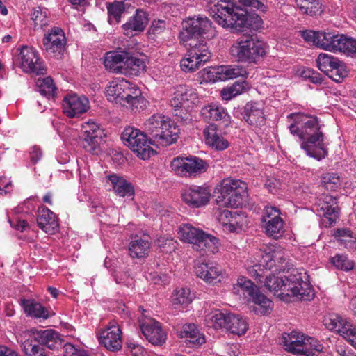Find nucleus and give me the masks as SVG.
<instances>
[{
  "label": "nucleus",
  "mask_w": 356,
  "mask_h": 356,
  "mask_svg": "<svg viewBox=\"0 0 356 356\" xmlns=\"http://www.w3.org/2000/svg\"><path fill=\"white\" fill-rule=\"evenodd\" d=\"M257 264L250 268L249 273L280 300L286 302L296 300H309L314 297L312 286L306 274L294 271L287 277L276 276L275 273L284 271L286 267V258L284 250L275 245L266 247L258 253Z\"/></svg>",
  "instance_id": "f257e3e1"
},
{
  "label": "nucleus",
  "mask_w": 356,
  "mask_h": 356,
  "mask_svg": "<svg viewBox=\"0 0 356 356\" xmlns=\"http://www.w3.org/2000/svg\"><path fill=\"white\" fill-rule=\"evenodd\" d=\"M209 8L214 20L224 28L237 31L258 29L263 20L257 14L249 13L229 0H209Z\"/></svg>",
  "instance_id": "f03ea898"
},
{
  "label": "nucleus",
  "mask_w": 356,
  "mask_h": 356,
  "mask_svg": "<svg viewBox=\"0 0 356 356\" xmlns=\"http://www.w3.org/2000/svg\"><path fill=\"white\" fill-rule=\"evenodd\" d=\"M268 49V46L264 41L246 37L237 39L233 43L230 54L238 61L255 63L267 54Z\"/></svg>",
  "instance_id": "7ed1b4c3"
},
{
  "label": "nucleus",
  "mask_w": 356,
  "mask_h": 356,
  "mask_svg": "<svg viewBox=\"0 0 356 356\" xmlns=\"http://www.w3.org/2000/svg\"><path fill=\"white\" fill-rule=\"evenodd\" d=\"M216 201L220 207H239L247 196V185L241 180L224 179L218 188Z\"/></svg>",
  "instance_id": "20e7f679"
},
{
  "label": "nucleus",
  "mask_w": 356,
  "mask_h": 356,
  "mask_svg": "<svg viewBox=\"0 0 356 356\" xmlns=\"http://www.w3.org/2000/svg\"><path fill=\"white\" fill-rule=\"evenodd\" d=\"M284 349L293 354L314 356L323 351V346L314 338L308 337L298 331H292L282 336Z\"/></svg>",
  "instance_id": "39448f33"
},
{
  "label": "nucleus",
  "mask_w": 356,
  "mask_h": 356,
  "mask_svg": "<svg viewBox=\"0 0 356 356\" xmlns=\"http://www.w3.org/2000/svg\"><path fill=\"white\" fill-rule=\"evenodd\" d=\"M177 235L181 241L192 244V248L195 251L200 252L207 248L213 253L218 250V238L190 224L181 225Z\"/></svg>",
  "instance_id": "423d86ee"
},
{
  "label": "nucleus",
  "mask_w": 356,
  "mask_h": 356,
  "mask_svg": "<svg viewBox=\"0 0 356 356\" xmlns=\"http://www.w3.org/2000/svg\"><path fill=\"white\" fill-rule=\"evenodd\" d=\"M217 31L212 22L204 16L188 18L182 22L181 30L179 38L180 42L185 44L197 36H202L208 40L214 38Z\"/></svg>",
  "instance_id": "0eeeda50"
},
{
  "label": "nucleus",
  "mask_w": 356,
  "mask_h": 356,
  "mask_svg": "<svg viewBox=\"0 0 356 356\" xmlns=\"http://www.w3.org/2000/svg\"><path fill=\"white\" fill-rule=\"evenodd\" d=\"M301 36L307 42L316 47L331 52L339 51L343 41V34L333 31H314L305 30L301 31Z\"/></svg>",
  "instance_id": "6e6552de"
},
{
  "label": "nucleus",
  "mask_w": 356,
  "mask_h": 356,
  "mask_svg": "<svg viewBox=\"0 0 356 356\" xmlns=\"http://www.w3.org/2000/svg\"><path fill=\"white\" fill-rule=\"evenodd\" d=\"M200 102V98L196 89L188 85L176 86L170 100L172 106L176 108H183L186 112L185 116L181 115V119L184 121L191 120L190 113L194 106Z\"/></svg>",
  "instance_id": "1a4fd4ad"
},
{
  "label": "nucleus",
  "mask_w": 356,
  "mask_h": 356,
  "mask_svg": "<svg viewBox=\"0 0 356 356\" xmlns=\"http://www.w3.org/2000/svg\"><path fill=\"white\" fill-rule=\"evenodd\" d=\"M191 47L180 61V67L185 72H193L208 62L211 52L207 43L199 42Z\"/></svg>",
  "instance_id": "9d476101"
},
{
  "label": "nucleus",
  "mask_w": 356,
  "mask_h": 356,
  "mask_svg": "<svg viewBox=\"0 0 356 356\" xmlns=\"http://www.w3.org/2000/svg\"><path fill=\"white\" fill-rule=\"evenodd\" d=\"M323 324L326 328L339 334L356 349V327L350 321L337 314H330L324 317Z\"/></svg>",
  "instance_id": "9b49d317"
},
{
  "label": "nucleus",
  "mask_w": 356,
  "mask_h": 356,
  "mask_svg": "<svg viewBox=\"0 0 356 356\" xmlns=\"http://www.w3.org/2000/svg\"><path fill=\"white\" fill-rule=\"evenodd\" d=\"M171 170L177 175L196 177L208 168L207 163L202 159L195 156H177L170 163Z\"/></svg>",
  "instance_id": "f8f14e48"
},
{
  "label": "nucleus",
  "mask_w": 356,
  "mask_h": 356,
  "mask_svg": "<svg viewBox=\"0 0 356 356\" xmlns=\"http://www.w3.org/2000/svg\"><path fill=\"white\" fill-rule=\"evenodd\" d=\"M121 140L143 160L149 159L156 153L151 146L153 143L147 135H121Z\"/></svg>",
  "instance_id": "ddd939ff"
},
{
  "label": "nucleus",
  "mask_w": 356,
  "mask_h": 356,
  "mask_svg": "<svg viewBox=\"0 0 356 356\" xmlns=\"http://www.w3.org/2000/svg\"><path fill=\"white\" fill-rule=\"evenodd\" d=\"M31 343H38L46 346L54 350L62 346V339L59 334L53 330L31 329L24 332L23 339Z\"/></svg>",
  "instance_id": "4468645a"
},
{
  "label": "nucleus",
  "mask_w": 356,
  "mask_h": 356,
  "mask_svg": "<svg viewBox=\"0 0 356 356\" xmlns=\"http://www.w3.org/2000/svg\"><path fill=\"white\" fill-rule=\"evenodd\" d=\"M291 121L289 128L291 134H318L321 126L314 116L302 113H291L288 116Z\"/></svg>",
  "instance_id": "2eb2a0df"
},
{
  "label": "nucleus",
  "mask_w": 356,
  "mask_h": 356,
  "mask_svg": "<svg viewBox=\"0 0 356 356\" xmlns=\"http://www.w3.org/2000/svg\"><path fill=\"white\" fill-rule=\"evenodd\" d=\"M280 212L275 207H266L262 215V222L266 234L277 239L281 237L284 232V221L280 216Z\"/></svg>",
  "instance_id": "dca6fc26"
},
{
  "label": "nucleus",
  "mask_w": 356,
  "mask_h": 356,
  "mask_svg": "<svg viewBox=\"0 0 356 356\" xmlns=\"http://www.w3.org/2000/svg\"><path fill=\"white\" fill-rule=\"evenodd\" d=\"M19 67L26 73H42L44 68L38 51L33 47L23 46L18 49Z\"/></svg>",
  "instance_id": "f3484780"
},
{
  "label": "nucleus",
  "mask_w": 356,
  "mask_h": 356,
  "mask_svg": "<svg viewBox=\"0 0 356 356\" xmlns=\"http://www.w3.org/2000/svg\"><path fill=\"white\" fill-rule=\"evenodd\" d=\"M62 107L65 115L74 118L87 112L90 108V102L86 96L72 93L64 97Z\"/></svg>",
  "instance_id": "a211bd4d"
},
{
  "label": "nucleus",
  "mask_w": 356,
  "mask_h": 356,
  "mask_svg": "<svg viewBox=\"0 0 356 356\" xmlns=\"http://www.w3.org/2000/svg\"><path fill=\"white\" fill-rule=\"evenodd\" d=\"M147 103L140 88L136 83L130 82L120 105L136 112L145 109Z\"/></svg>",
  "instance_id": "6ab92c4d"
},
{
  "label": "nucleus",
  "mask_w": 356,
  "mask_h": 356,
  "mask_svg": "<svg viewBox=\"0 0 356 356\" xmlns=\"http://www.w3.org/2000/svg\"><path fill=\"white\" fill-rule=\"evenodd\" d=\"M144 127L146 131L157 134H179L180 131L178 126L169 117L160 114L151 116L144 123Z\"/></svg>",
  "instance_id": "aec40b11"
},
{
  "label": "nucleus",
  "mask_w": 356,
  "mask_h": 356,
  "mask_svg": "<svg viewBox=\"0 0 356 356\" xmlns=\"http://www.w3.org/2000/svg\"><path fill=\"white\" fill-rule=\"evenodd\" d=\"M196 275L211 284L220 283L225 277V271L213 262L197 264L195 268Z\"/></svg>",
  "instance_id": "412c9836"
},
{
  "label": "nucleus",
  "mask_w": 356,
  "mask_h": 356,
  "mask_svg": "<svg viewBox=\"0 0 356 356\" xmlns=\"http://www.w3.org/2000/svg\"><path fill=\"white\" fill-rule=\"evenodd\" d=\"M67 40L64 31L58 28L51 29L44 36L43 47L48 54H60L63 52Z\"/></svg>",
  "instance_id": "4be33fe9"
},
{
  "label": "nucleus",
  "mask_w": 356,
  "mask_h": 356,
  "mask_svg": "<svg viewBox=\"0 0 356 356\" xmlns=\"http://www.w3.org/2000/svg\"><path fill=\"white\" fill-rule=\"evenodd\" d=\"M301 147L308 155L321 160L327 155L326 149L323 143V135H299Z\"/></svg>",
  "instance_id": "5701e85b"
},
{
  "label": "nucleus",
  "mask_w": 356,
  "mask_h": 356,
  "mask_svg": "<svg viewBox=\"0 0 356 356\" xmlns=\"http://www.w3.org/2000/svg\"><path fill=\"white\" fill-rule=\"evenodd\" d=\"M181 197L186 204L197 208L207 204L210 200L211 195L207 188L193 186L184 189Z\"/></svg>",
  "instance_id": "b1692460"
},
{
  "label": "nucleus",
  "mask_w": 356,
  "mask_h": 356,
  "mask_svg": "<svg viewBox=\"0 0 356 356\" xmlns=\"http://www.w3.org/2000/svg\"><path fill=\"white\" fill-rule=\"evenodd\" d=\"M140 330L145 337L154 345L165 343L166 334L160 323L152 318L145 319L140 323Z\"/></svg>",
  "instance_id": "393cba45"
},
{
  "label": "nucleus",
  "mask_w": 356,
  "mask_h": 356,
  "mask_svg": "<svg viewBox=\"0 0 356 356\" xmlns=\"http://www.w3.org/2000/svg\"><path fill=\"white\" fill-rule=\"evenodd\" d=\"M99 343L108 350L115 351L122 346V332L115 323H111L108 327L101 332L99 338Z\"/></svg>",
  "instance_id": "a878e982"
},
{
  "label": "nucleus",
  "mask_w": 356,
  "mask_h": 356,
  "mask_svg": "<svg viewBox=\"0 0 356 356\" xmlns=\"http://www.w3.org/2000/svg\"><path fill=\"white\" fill-rule=\"evenodd\" d=\"M148 14L142 9L136 10V13L130 17L127 22L122 25L124 34L127 36H134L143 32L149 22Z\"/></svg>",
  "instance_id": "bb28decb"
},
{
  "label": "nucleus",
  "mask_w": 356,
  "mask_h": 356,
  "mask_svg": "<svg viewBox=\"0 0 356 356\" xmlns=\"http://www.w3.org/2000/svg\"><path fill=\"white\" fill-rule=\"evenodd\" d=\"M316 205L319 215L325 216L332 225L338 216L337 199L328 194H322L318 197Z\"/></svg>",
  "instance_id": "cd10ccee"
},
{
  "label": "nucleus",
  "mask_w": 356,
  "mask_h": 356,
  "mask_svg": "<svg viewBox=\"0 0 356 356\" xmlns=\"http://www.w3.org/2000/svg\"><path fill=\"white\" fill-rule=\"evenodd\" d=\"M37 223L42 230L49 234H54L59 230L58 217L47 207L38 209Z\"/></svg>",
  "instance_id": "c85d7f7f"
},
{
  "label": "nucleus",
  "mask_w": 356,
  "mask_h": 356,
  "mask_svg": "<svg viewBox=\"0 0 356 356\" xmlns=\"http://www.w3.org/2000/svg\"><path fill=\"white\" fill-rule=\"evenodd\" d=\"M130 81L124 78H115L106 87V96L111 102L120 104Z\"/></svg>",
  "instance_id": "c756f323"
},
{
  "label": "nucleus",
  "mask_w": 356,
  "mask_h": 356,
  "mask_svg": "<svg viewBox=\"0 0 356 356\" xmlns=\"http://www.w3.org/2000/svg\"><path fill=\"white\" fill-rule=\"evenodd\" d=\"M264 107L261 103L249 102L244 108L243 118L247 123L255 127H262L265 124Z\"/></svg>",
  "instance_id": "7c9ffc66"
},
{
  "label": "nucleus",
  "mask_w": 356,
  "mask_h": 356,
  "mask_svg": "<svg viewBox=\"0 0 356 356\" xmlns=\"http://www.w3.org/2000/svg\"><path fill=\"white\" fill-rule=\"evenodd\" d=\"M127 51L115 50L107 52L104 58L105 67L113 72L123 74Z\"/></svg>",
  "instance_id": "2f4dec72"
},
{
  "label": "nucleus",
  "mask_w": 356,
  "mask_h": 356,
  "mask_svg": "<svg viewBox=\"0 0 356 356\" xmlns=\"http://www.w3.org/2000/svg\"><path fill=\"white\" fill-rule=\"evenodd\" d=\"M200 115L208 122L222 120L225 126L228 125L227 122H229L230 118L225 108L215 102L204 106L201 109Z\"/></svg>",
  "instance_id": "473e14b6"
},
{
  "label": "nucleus",
  "mask_w": 356,
  "mask_h": 356,
  "mask_svg": "<svg viewBox=\"0 0 356 356\" xmlns=\"http://www.w3.org/2000/svg\"><path fill=\"white\" fill-rule=\"evenodd\" d=\"M114 193L122 197L132 199L134 195V188L131 183L124 177L117 175H111L108 177Z\"/></svg>",
  "instance_id": "72a5a7b5"
},
{
  "label": "nucleus",
  "mask_w": 356,
  "mask_h": 356,
  "mask_svg": "<svg viewBox=\"0 0 356 356\" xmlns=\"http://www.w3.org/2000/svg\"><path fill=\"white\" fill-rule=\"evenodd\" d=\"M150 250V242L147 237L141 238L135 236L129 245V255L133 258H143L148 255Z\"/></svg>",
  "instance_id": "f704fd0d"
},
{
  "label": "nucleus",
  "mask_w": 356,
  "mask_h": 356,
  "mask_svg": "<svg viewBox=\"0 0 356 356\" xmlns=\"http://www.w3.org/2000/svg\"><path fill=\"white\" fill-rule=\"evenodd\" d=\"M147 58L144 56L137 57L132 56L127 51V58L125 60V65L123 74L131 76H138L146 71Z\"/></svg>",
  "instance_id": "c9c22d12"
},
{
  "label": "nucleus",
  "mask_w": 356,
  "mask_h": 356,
  "mask_svg": "<svg viewBox=\"0 0 356 356\" xmlns=\"http://www.w3.org/2000/svg\"><path fill=\"white\" fill-rule=\"evenodd\" d=\"M248 302L254 303L253 311L260 315H264L270 313L273 309V302L266 296L262 294L259 289L248 298Z\"/></svg>",
  "instance_id": "e433bc0d"
},
{
  "label": "nucleus",
  "mask_w": 356,
  "mask_h": 356,
  "mask_svg": "<svg viewBox=\"0 0 356 356\" xmlns=\"http://www.w3.org/2000/svg\"><path fill=\"white\" fill-rule=\"evenodd\" d=\"M21 305L25 314L35 318L47 319L49 318V312L40 303L33 300H22Z\"/></svg>",
  "instance_id": "4c0bfd02"
},
{
  "label": "nucleus",
  "mask_w": 356,
  "mask_h": 356,
  "mask_svg": "<svg viewBox=\"0 0 356 356\" xmlns=\"http://www.w3.org/2000/svg\"><path fill=\"white\" fill-rule=\"evenodd\" d=\"M248 329V323L245 318L240 315L228 314L227 330L237 335L244 334Z\"/></svg>",
  "instance_id": "58836bf2"
},
{
  "label": "nucleus",
  "mask_w": 356,
  "mask_h": 356,
  "mask_svg": "<svg viewBox=\"0 0 356 356\" xmlns=\"http://www.w3.org/2000/svg\"><path fill=\"white\" fill-rule=\"evenodd\" d=\"M257 290V286L245 277H238L236 283L233 286V291L235 294H242L248 299L252 296Z\"/></svg>",
  "instance_id": "ea45409f"
},
{
  "label": "nucleus",
  "mask_w": 356,
  "mask_h": 356,
  "mask_svg": "<svg viewBox=\"0 0 356 356\" xmlns=\"http://www.w3.org/2000/svg\"><path fill=\"white\" fill-rule=\"evenodd\" d=\"M220 71V65L205 67L198 72V79L201 83H214L217 81H222Z\"/></svg>",
  "instance_id": "a19ab883"
},
{
  "label": "nucleus",
  "mask_w": 356,
  "mask_h": 356,
  "mask_svg": "<svg viewBox=\"0 0 356 356\" xmlns=\"http://www.w3.org/2000/svg\"><path fill=\"white\" fill-rule=\"evenodd\" d=\"M249 88L250 85L247 81H237L231 86L223 88L220 92V95L223 100L227 101L246 92Z\"/></svg>",
  "instance_id": "79ce46f5"
},
{
  "label": "nucleus",
  "mask_w": 356,
  "mask_h": 356,
  "mask_svg": "<svg viewBox=\"0 0 356 356\" xmlns=\"http://www.w3.org/2000/svg\"><path fill=\"white\" fill-rule=\"evenodd\" d=\"M179 335L181 338H185L193 343L201 344L204 343V337L193 324L184 325L179 332Z\"/></svg>",
  "instance_id": "37998d69"
},
{
  "label": "nucleus",
  "mask_w": 356,
  "mask_h": 356,
  "mask_svg": "<svg viewBox=\"0 0 356 356\" xmlns=\"http://www.w3.org/2000/svg\"><path fill=\"white\" fill-rule=\"evenodd\" d=\"M228 320V314L216 310L207 316L205 321L208 327L214 329L225 328Z\"/></svg>",
  "instance_id": "c03bdc74"
},
{
  "label": "nucleus",
  "mask_w": 356,
  "mask_h": 356,
  "mask_svg": "<svg viewBox=\"0 0 356 356\" xmlns=\"http://www.w3.org/2000/svg\"><path fill=\"white\" fill-rule=\"evenodd\" d=\"M300 11L309 16H314L321 12L319 0H295Z\"/></svg>",
  "instance_id": "a18cd8bd"
},
{
  "label": "nucleus",
  "mask_w": 356,
  "mask_h": 356,
  "mask_svg": "<svg viewBox=\"0 0 356 356\" xmlns=\"http://www.w3.org/2000/svg\"><path fill=\"white\" fill-rule=\"evenodd\" d=\"M49 10L46 8L35 7L31 13V20L32 21L34 28H43L48 25L49 23Z\"/></svg>",
  "instance_id": "49530a36"
},
{
  "label": "nucleus",
  "mask_w": 356,
  "mask_h": 356,
  "mask_svg": "<svg viewBox=\"0 0 356 356\" xmlns=\"http://www.w3.org/2000/svg\"><path fill=\"white\" fill-rule=\"evenodd\" d=\"M193 298V294L189 289L181 288L176 289L171 297L172 305L177 307L179 306H185L190 304Z\"/></svg>",
  "instance_id": "de8ad7c7"
},
{
  "label": "nucleus",
  "mask_w": 356,
  "mask_h": 356,
  "mask_svg": "<svg viewBox=\"0 0 356 356\" xmlns=\"http://www.w3.org/2000/svg\"><path fill=\"white\" fill-rule=\"evenodd\" d=\"M339 245L352 249L356 246V238L353 232L348 229H338L334 234Z\"/></svg>",
  "instance_id": "09e8293b"
},
{
  "label": "nucleus",
  "mask_w": 356,
  "mask_h": 356,
  "mask_svg": "<svg viewBox=\"0 0 356 356\" xmlns=\"http://www.w3.org/2000/svg\"><path fill=\"white\" fill-rule=\"evenodd\" d=\"M246 216L243 213L233 212L227 225L225 232H238L247 227Z\"/></svg>",
  "instance_id": "8fccbe9b"
},
{
  "label": "nucleus",
  "mask_w": 356,
  "mask_h": 356,
  "mask_svg": "<svg viewBox=\"0 0 356 356\" xmlns=\"http://www.w3.org/2000/svg\"><path fill=\"white\" fill-rule=\"evenodd\" d=\"M220 66L222 81L239 76L244 77L248 74L245 68L237 65Z\"/></svg>",
  "instance_id": "3c124183"
},
{
  "label": "nucleus",
  "mask_w": 356,
  "mask_h": 356,
  "mask_svg": "<svg viewBox=\"0 0 356 356\" xmlns=\"http://www.w3.org/2000/svg\"><path fill=\"white\" fill-rule=\"evenodd\" d=\"M338 60L339 59L337 58L330 54L321 53L318 56L316 62L318 68L327 76L330 70L334 67V65L337 63Z\"/></svg>",
  "instance_id": "603ef678"
},
{
  "label": "nucleus",
  "mask_w": 356,
  "mask_h": 356,
  "mask_svg": "<svg viewBox=\"0 0 356 356\" xmlns=\"http://www.w3.org/2000/svg\"><path fill=\"white\" fill-rule=\"evenodd\" d=\"M36 86L41 95L47 98L54 97L56 88L51 77L39 78L36 81Z\"/></svg>",
  "instance_id": "864d4df0"
},
{
  "label": "nucleus",
  "mask_w": 356,
  "mask_h": 356,
  "mask_svg": "<svg viewBox=\"0 0 356 356\" xmlns=\"http://www.w3.org/2000/svg\"><path fill=\"white\" fill-rule=\"evenodd\" d=\"M82 141L83 147L88 152L97 154L102 143L104 142L103 137L99 135H85Z\"/></svg>",
  "instance_id": "5fc2aeb1"
},
{
  "label": "nucleus",
  "mask_w": 356,
  "mask_h": 356,
  "mask_svg": "<svg viewBox=\"0 0 356 356\" xmlns=\"http://www.w3.org/2000/svg\"><path fill=\"white\" fill-rule=\"evenodd\" d=\"M321 184L327 190L336 191L341 187L343 180L337 173L327 172L321 177Z\"/></svg>",
  "instance_id": "6e6d98bb"
},
{
  "label": "nucleus",
  "mask_w": 356,
  "mask_h": 356,
  "mask_svg": "<svg viewBox=\"0 0 356 356\" xmlns=\"http://www.w3.org/2000/svg\"><path fill=\"white\" fill-rule=\"evenodd\" d=\"M107 8L109 23L113 24V21H115V23H118L121 18L122 14L125 10L126 4L124 1H117L113 3L109 4Z\"/></svg>",
  "instance_id": "4d7b16f0"
},
{
  "label": "nucleus",
  "mask_w": 356,
  "mask_h": 356,
  "mask_svg": "<svg viewBox=\"0 0 356 356\" xmlns=\"http://www.w3.org/2000/svg\"><path fill=\"white\" fill-rule=\"evenodd\" d=\"M21 348L26 356H48L45 350L38 343L22 340Z\"/></svg>",
  "instance_id": "13d9d810"
},
{
  "label": "nucleus",
  "mask_w": 356,
  "mask_h": 356,
  "mask_svg": "<svg viewBox=\"0 0 356 356\" xmlns=\"http://www.w3.org/2000/svg\"><path fill=\"white\" fill-rule=\"evenodd\" d=\"M205 143L216 150H224L228 145L227 140L225 139L222 135H204Z\"/></svg>",
  "instance_id": "bf43d9fd"
},
{
  "label": "nucleus",
  "mask_w": 356,
  "mask_h": 356,
  "mask_svg": "<svg viewBox=\"0 0 356 356\" xmlns=\"http://www.w3.org/2000/svg\"><path fill=\"white\" fill-rule=\"evenodd\" d=\"M348 70L345 63L338 60L334 67L330 70L328 76L334 81L340 83L348 76Z\"/></svg>",
  "instance_id": "052dcab7"
},
{
  "label": "nucleus",
  "mask_w": 356,
  "mask_h": 356,
  "mask_svg": "<svg viewBox=\"0 0 356 356\" xmlns=\"http://www.w3.org/2000/svg\"><path fill=\"white\" fill-rule=\"evenodd\" d=\"M297 74L304 80L309 81L315 84H320L323 81L321 74L312 69L300 67L297 70Z\"/></svg>",
  "instance_id": "680f3d73"
},
{
  "label": "nucleus",
  "mask_w": 356,
  "mask_h": 356,
  "mask_svg": "<svg viewBox=\"0 0 356 356\" xmlns=\"http://www.w3.org/2000/svg\"><path fill=\"white\" fill-rule=\"evenodd\" d=\"M332 264L341 270H350L353 268V263L345 255H336L331 259Z\"/></svg>",
  "instance_id": "e2e57ef3"
},
{
  "label": "nucleus",
  "mask_w": 356,
  "mask_h": 356,
  "mask_svg": "<svg viewBox=\"0 0 356 356\" xmlns=\"http://www.w3.org/2000/svg\"><path fill=\"white\" fill-rule=\"evenodd\" d=\"M339 52H343L350 56H356V40L344 35Z\"/></svg>",
  "instance_id": "0e129e2a"
},
{
  "label": "nucleus",
  "mask_w": 356,
  "mask_h": 356,
  "mask_svg": "<svg viewBox=\"0 0 356 356\" xmlns=\"http://www.w3.org/2000/svg\"><path fill=\"white\" fill-rule=\"evenodd\" d=\"M166 28V22L163 19H154L148 30L149 35H156L163 33Z\"/></svg>",
  "instance_id": "69168bd1"
},
{
  "label": "nucleus",
  "mask_w": 356,
  "mask_h": 356,
  "mask_svg": "<svg viewBox=\"0 0 356 356\" xmlns=\"http://www.w3.org/2000/svg\"><path fill=\"white\" fill-rule=\"evenodd\" d=\"M178 135H155L154 142L157 145L166 147L170 145L177 140Z\"/></svg>",
  "instance_id": "338daca9"
},
{
  "label": "nucleus",
  "mask_w": 356,
  "mask_h": 356,
  "mask_svg": "<svg viewBox=\"0 0 356 356\" xmlns=\"http://www.w3.org/2000/svg\"><path fill=\"white\" fill-rule=\"evenodd\" d=\"M128 351L131 356H145L146 351L140 345L134 343V341H128L127 343Z\"/></svg>",
  "instance_id": "774afa93"
}]
</instances>
